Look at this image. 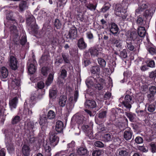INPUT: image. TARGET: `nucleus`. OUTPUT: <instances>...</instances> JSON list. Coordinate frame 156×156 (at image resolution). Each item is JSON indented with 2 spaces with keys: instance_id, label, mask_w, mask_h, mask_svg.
I'll return each mask as SVG.
<instances>
[{
  "instance_id": "1",
  "label": "nucleus",
  "mask_w": 156,
  "mask_h": 156,
  "mask_svg": "<svg viewBox=\"0 0 156 156\" xmlns=\"http://www.w3.org/2000/svg\"><path fill=\"white\" fill-rule=\"evenodd\" d=\"M6 18L8 20L7 24L11 25L9 28L10 32L17 33L16 26L17 23L14 18L12 16V13H9L7 14Z\"/></svg>"
},
{
  "instance_id": "2",
  "label": "nucleus",
  "mask_w": 156,
  "mask_h": 156,
  "mask_svg": "<svg viewBox=\"0 0 156 156\" xmlns=\"http://www.w3.org/2000/svg\"><path fill=\"white\" fill-rule=\"evenodd\" d=\"M17 32L16 34L15 33H11L13 41L16 45H19L20 44L22 45H24L27 42V39L25 36H23L21 40H20V36L17 29Z\"/></svg>"
},
{
  "instance_id": "3",
  "label": "nucleus",
  "mask_w": 156,
  "mask_h": 156,
  "mask_svg": "<svg viewBox=\"0 0 156 156\" xmlns=\"http://www.w3.org/2000/svg\"><path fill=\"white\" fill-rule=\"evenodd\" d=\"M27 25L30 27L31 31L35 32L37 30V26L36 24L35 18L32 15H30L26 20Z\"/></svg>"
},
{
  "instance_id": "4",
  "label": "nucleus",
  "mask_w": 156,
  "mask_h": 156,
  "mask_svg": "<svg viewBox=\"0 0 156 156\" xmlns=\"http://www.w3.org/2000/svg\"><path fill=\"white\" fill-rule=\"evenodd\" d=\"M57 134L56 133L53 131H51L49 133L50 145L53 147L56 146L59 141V137Z\"/></svg>"
},
{
  "instance_id": "5",
  "label": "nucleus",
  "mask_w": 156,
  "mask_h": 156,
  "mask_svg": "<svg viewBox=\"0 0 156 156\" xmlns=\"http://www.w3.org/2000/svg\"><path fill=\"white\" fill-rule=\"evenodd\" d=\"M74 100L72 97H70L69 99V102L66 103L67 109L70 110L72 109L74 106V103L77 100L78 97V91L76 90L74 93Z\"/></svg>"
},
{
  "instance_id": "6",
  "label": "nucleus",
  "mask_w": 156,
  "mask_h": 156,
  "mask_svg": "<svg viewBox=\"0 0 156 156\" xmlns=\"http://www.w3.org/2000/svg\"><path fill=\"white\" fill-rule=\"evenodd\" d=\"M77 34V29L74 26H73L70 28L68 34L67 35L65 34V35L67 39L73 40L76 37Z\"/></svg>"
},
{
  "instance_id": "7",
  "label": "nucleus",
  "mask_w": 156,
  "mask_h": 156,
  "mask_svg": "<svg viewBox=\"0 0 156 156\" xmlns=\"http://www.w3.org/2000/svg\"><path fill=\"white\" fill-rule=\"evenodd\" d=\"M133 102L132 97L129 95H127L125 96L124 100L122 102V104L126 108L130 109L131 108V104Z\"/></svg>"
},
{
  "instance_id": "8",
  "label": "nucleus",
  "mask_w": 156,
  "mask_h": 156,
  "mask_svg": "<svg viewBox=\"0 0 156 156\" xmlns=\"http://www.w3.org/2000/svg\"><path fill=\"white\" fill-rule=\"evenodd\" d=\"M9 66L13 70H16L17 68V61L16 58L13 56H10L9 59Z\"/></svg>"
},
{
  "instance_id": "9",
  "label": "nucleus",
  "mask_w": 156,
  "mask_h": 156,
  "mask_svg": "<svg viewBox=\"0 0 156 156\" xmlns=\"http://www.w3.org/2000/svg\"><path fill=\"white\" fill-rule=\"evenodd\" d=\"M154 12V10H152L151 9H147L144 12L143 16L146 19V20H147L149 19H151Z\"/></svg>"
},
{
  "instance_id": "10",
  "label": "nucleus",
  "mask_w": 156,
  "mask_h": 156,
  "mask_svg": "<svg viewBox=\"0 0 156 156\" xmlns=\"http://www.w3.org/2000/svg\"><path fill=\"white\" fill-rule=\"evenodd\" d=\"M119 28L118 26L114 23H111V27L110 28V32L115 36L119 34Z\"/></svg>"
},
{
  "instance_id": "11",
  "label": "nucleus",
  "mask_w": 156,
  "mask_h": 156,
  "mask_svg": "<svg viewBox=\"0 0 156 156\" xmlns=\"http://www.w3.org/2000/svg\"><path fill=\"white\" fill-rule=\"evenodd\" d=\"M18 98L15 97L11 99L9 101V106L11 111H13V109L16 108L18 103Z\"/></svg>"
},
{
  "instance_id": "12",
  "label": "nucleus",
  "mask_w": 156,
  "mask_h": 156,
  "mask_svg": "<svg viewBox=\"0 0 156 156\" xmlns=\"http://www.w3.org/2000/svg\"><path fill=\"white\" fill-rule=\"evenodd\" d=\"M63 124L61 121L58 120L56 122L55 126V130L58 133H61L63 132Z\"/></svg>"
},
{
  "instance_id": "13",
  "label": "nucleus",
  "mask_w": 156,
  "mask_h": 156,
  "mask_svg": "<svg viewBox=\"0 0 156 156\" xmlns=\"http://www.w3.org/2000/svg\"><path fill=\"white\" fill-rule=\"evenodd\" d=\"M84 104L86 108H94L97 106L95 101L93 100H87Z\"/></svg>"
},
{
  "instance_id": "14",
  "label": "nucleus",
  "mask_w": 156,
  "mask_h": 156,
  "mask_svg": "<svg viewBox=\"0 0 156 156\" xmlns=\"http://www.w3.org/2000/svg\"><path fill=\"white\" fill-rule=\"evenodd\" d=\"M133 133L130 129L126 130L123 133V137L127 141L130 140L132 138Z\"/></svg>"
},
{
  "instance_id": "15",
  "label": "nucleus",
  "mask_w": 156,
  "mask_h": 156,
  "mask_svg": "<svg viewBox=\"0 0 156 156\" xmlns=\"http://www.w3.org/2000/svg\"><path fill=\"white\" fill-rule=\"evenodd\" d=\"M77 153L81 156H87L89 154V151L85 148L80 147L78 149Z\"/></svg>"
},
{
  "instance_id": "16",
  "label": "nucleus",
  "mask_w": 156,
  "mask_h": 156,
  "mask_svg": "<svg viewBox=\"0 0 156 156\" xmlns=\"http://www.w3.org/2000/svg\"><path fill=\"white\" fill-rule=\"evenodd\" d=\"M30 151L29 146L27 144L23 145L22 148V152L23 154L25 156H28Z\"/></svg>"
},
{
  "instance_id": "17",
  "label": "nucleus",
  "mask_w": 156,
  "mask_h": 156,
  "mask_svg": "<svg viewBox=\"0 0 156 156\" xmlns=\"http://www.w3.org/2000/svg\"><path fill=\"white\" fill-rule=\"evenodd\" d=\"M90 0H85L84 3L85 4L86 7L91 10H95L97 6V4L94 5L92 3H90Z\"/></svg>"
},
{
  "instance_id": "18",
  "label": "nucleus",
  "mask_w": 156,
  "mask_h": 156,
  "mask_svg": "<svg viewBox=\"0 0 156 156\" xmlns=\"http://www.w3.org/2000/svg\"><path fill=\"white\" fill-rule=\"evenodd\" d=\"M9 72L6 68L3 66L0 69V76L1 78H5L8 76Z\"/></svg>"
},
{
  "instance_id": "19",
  "label": "nucleus",
  "mask_w": 156,
  "mask_h": 156,
  "mask_svg": "<svg viewBox=\"0 0 156 156\" xmlns=\"http://www.w3.org/2000/svg\"><path fill=\"white\" fill-rule=\"evenodd\" d=\"M77 45L80 49H85L87 47V44L85 43L84 39L83 38H80L79 40Z\"/></svg>"
},
{
  "instance_id": "20",
  "label": "nucleus",
  "mask_w": 156,
  "mask_h": 156,
  "mask_svg": "<svg viewBox=\"0 0 156 156\" xmlns=\"http://www.w3.org/2000/svg\"><path fill=\"white\" fill-rule=\"evenodd\" d=\"M49 119L47 117H44V118L41 117L40 118V120L39 121V123L41 126V128L43 126L45 125V127H46L48 125V120Z\"/></svg>"
},
{
  "instance_id": "21",
  "label": "nucleus",
  "mask_w": 156,
  "mask_h": 156,
  "mask_svg": "<svg viewBox=\"0 0 156 156\" xmlns=\"http://www.w3.org/2000/svg\"><path fill=\"white\" fill-rule=\"evenodd\" d=\"M67 97L66 95L61 96L59 98L58 104L61 107H64L66 103Z\"/></svg>"
},
{
  "instance_id": "22",
  "label": "nucleus",
  "mask_w": 156,
  "mask_h": 156,
  "mask_svg": "<svg viewBox=\"0 0 156 156\" xmlns=\"http://www.w3.org/2000/svg\"><path fill=\"white\" fill-rule=\"evenodd\" d=\"M147 20L146 19H145V20H144L143 18L139 16L137 17L136 23L138 25L139 27H143V26L145 25Z\"/></svg>"
},
{
  "instance_id": "23",
  "label": "nucleus",
  "mask_w": 156,
  "mask_h": 156,
  "mask_svg": "<svg viewBox=\"0 0 156 156\" xmlns=\"http://www.w3.org/2000/svg\"><path fill=\"white\" fill-rule=\"evenodd\" d=\"M148 4L147 3H145L142 4L139 6L137 9H136L135 11L136 14H139L145 9L148 8Z\"/></svg>"
},
{
  "instance_id": "24",
  "label": "nucleus",
  "mask_w": 156,
  "mask_h": 156,
  "mask_svg": "<svg viewBox=\"0 0 156 156\" xmlns=\"http://www.w3.org/2000/svg\"><path fill=\"white\" fill-rule=\"evenodd\" d=\"M28 7V5L26 1H22L19 4V9L20 11L23 12L27 9Z\"/></svg>"
},
{
  "instance_id": "25",
  "label": "nucleus",
  "mask_w": 156,
  "mask_h": 156,
  "mask_svg": "<svg viewBox=\"0 0 156 156\" xmlns=\"http://www.w3.org/2000/svg\"><path fill=\"white\" fill-rule=\"evenodd\" d=\"M54 73L53 72L50 73L46 81L45 85L47 87L49 86L52 82L54 79Z\"/></svg>"
},
{
  "instance_id": "26",
  "label": "nucleus",
  "mask_w": 156,
  "mask_h": 156,
  "mask_svg": "<svg viewBox=\"0 0 156 156\" xmlns=\"http://www.w3.org/2000/svg\"><path fill=\"white\" fill-rule=\"evenodd\" d=\"M56 87V85L53 86L52 88L49 90V96L50 98H52L56 97L57 90Z\"/></svg>"
},
{
  "instance_id": "27",
  "label": "nucleus",
  "mask_w": 156,
  "mask_h": 156,
  "mask_svg": "<svg viewBox=\"0 0 156 156\" xmlns=\"http://www.w3.org/2000/svg\"><path fill=\"white\" fill-rule=\"evenodd\" d=\"M100 69L98 65L92 67L90 69V71L92 74H96L99 75L100 73Z\"/></svg>"
},
{
  "instance_id": "28",
  "label": "nucleus",
  "mask_w": 156,
  "mask_h": 156,
  "mask_svg": "<svg viewBox=\"0 0 156 156\" xmlns=\"http://www.w3.org/2000/svg\"><path fill=\"white\" fill-rule=\"evenodd\" d=\"M89 51L92 56H98V48L92 47L89 49Z\"/></svg>"
},
{
  "instance_id": "29",
  "label": "nucleus",
  "mask_w": 156,
  "mask_h": 156,
  "mask_svg": "<svg viewBox=\"0 0 156 156\" xmlns=\"http://www.w3.org/2000/svg\"><path fill=\"white\" fill-rule=\"evenodd\" d=\"M137 32L139 36L141 37H144L145 35L146 32L145 27H139Z\"/></svg>"
},
{
  "instance_id": "30",
  "label": "nucleus",
  "mask_w": 156,
  "mask_h": 156,
  "mask_svg": "<svg viewBox=\"0 0 156 156\" xmlns=\"http://www.w3.org/2000/svg\"><path fill=\"white\" fill-rule=\"evenodd\" d=\"M112 44L115 45L117 48H121L122 47V43L120 42L119 40H117L115 38H113L110 40Z\"/></svg>"
},
{
  "instance_id": "31",
  "label": "nucleus",
  "mask_w": 156,
  "mask_h": 156,
  "mask_svg": "<svg viewBox=\"0 0 156 156\" xmlns=\"http://www.w3.org/2000/svg\"><path fill=\"white\" fill-rule=\"evenodd\" d=\"M107 113V109L104 110L103 109H101L98 114V117L101 119H103L106 118Z\"/></svg>"
},
{
  "instance_id": "32",
  "label": "nucleus",
  "mask_w": 156,
  "mask_h": 156,
  "mask_svg": "<svg viewBox=\"0 0 156 156\" xmlns=\"http://www.w3.org/2000/svg\"><path fill=\"white\" fill-rule=\"evenodd\" d=\"M129 37L133 41L139 40V36L138 34L135 31L131 32L129 35Z\"/></svg>"
},
{
  "instance_id": "33",
  "label": "nucleus",
  "mask_w": 156,
  "mask_h": 156,
  "mask_svg": "<svg viewBox=\"0 0 156 156\" xmlns=\"http://www.w3.org/2000/svg\"><path fill=\"white\" fill-rule=\"evenodd\" d=\"M124 12H126V9H123L121 7H117L116 8L115 10V15L117 16H119L120 14L121 13H123Z\"/></svg>"
},
{
  "instance_id": "34",
  "label": "nucleus",
  "mask_w": 156,
  "mask_h": 156,
  "mask_svg": "<svg viewBox=\"0 0 156 156\" xmlns=\"http://www.w3.org/2000/svg\"><path fill=\"white\" fill-rule=\"evenodd\" d=\"M84 118L82 115H77L76 116V121L79 125L82 124L84 121Z\"/></svg>"
},
{
  "instance_id": "35",
  "label": "nucleus",
  "mask_w": 156,
  "mask_h": 156,
  "mask_svg": "<svg viewBox=\"0 0 156 156\" xmlns=\"http://www.w3.org/2000/svg\"><path fill=\"white\" fill-rule=\"evenodd\" d=\"M55 117V112L52 110H49L48 113L47 117L49 119H53Z\"/></svg>"
},
{
  "instance_id": "36",
  "label": "nucleus",
  "mask_w": 156,
  "mask_h": 156,
  "mask_svg": "<svg viewBox=\"0 0 156 156\" xmlns=\"http://www.w3.org/2000/svg\"><path fill=\"white\" fill-rule=\"evenodd\" d=\"M28 69L29 73L31 74H33L36 71V68L33 64H30L28 66Z\"/></svg>"
},
{
  "instance_id": "37",
  "label": "nucleus",
  "mask_w": 156,
  "mask_h": 156,
  "mask_svg": "<svg viewBox=\"0 0 156 156\" xmlns=\"http://www.w3.org/2000/svg\"><path fill=\"white\" fill-rule=\"evenodd\" d=\"M103 138L105 142H108L112 140V136L110 134L106 133L104 135Z\"/></svg>"
},
{
  "instance_id": "38",
  "label": "nucleus",
  "mask_w": 156,
  "mask_h": 156,
  "mask_svg": "<svg viewBox=\"0 0 156 156\" xmlns=\"http://www.w3.org/2000/svg\"><path fill=\"white\" fill-rule=\"evenodd\" d=\"M125 115L129 119V120L131 122H133L135 118V114L131 112H126Z\"/></svg>"
},
{
  "instance_id": "39",
  "label": "nucleus",
  "mask_w": 156,
  "mask_h": 156,
  "mask_svg": "<svg viewBox=\"0 0 156 156\" xmlns=\"http://www.w3.org/2000/svg\"><path fill=\"white\" fill-rule=\"evenodd\" d=\"M116 125L121 131L124 130L126 128L124 123L122 122H117L116 124Z\"/></svg>"
},
{
  "instance_id": "40",
  "label": "nucleus",
  "mask_w": 156,
  "mask_h": 156,
  "mask_svg": "<svg viewBox=\"0 0 156 156\" xmlns=\"http://www.w3.org/2000/svg\"><path fill=\"white\" fill-rule=\"evenodd\" d=\"M98 64L102 67H104L106 65V62L102 58H98Z\"/></svg>"
},
{
  "instance_id": "41",
  "label": "nucleus",
  "mask_w": 156,
  "mask_h": 156,
  "mask_svg": "<svg viewBox=\"0 0 156 156\" xmlns=\"http://www.w3.org/2000/svg\"><path fill=\"white\" fill-rule=\"evenodd\" d=\"M76 9L79 12L85 13L86 12V9L83 5H81L76 8Z\"/></svg>"
},
{
  "instance_id": "42",
  "label": "nucleus",
  "mask_w": 156,
  "mask_h": 156,
  "mask_svg": "<svg viewBox=\"0 0 156 156\" xmlns=\"http://www.w3.org/2000/svg\"><path fill=\"white\" fill-rule=\"evenodd\" d=\"M85 133L90 139H92L94 138L93 131L91 128Z\"/></svg>"
},
{
  "instance_id": "43",
  "label": "nucleus",
  "mask_w": 156,
  "mask_h": 156,
  "mask_svg": "<svg viewBox=\"0 0 156 156\" xmlns=\"http://www.w3.org/2000/svg\"><path fill=\"white\" fill-rule=\"evenodd\" d=\"M128 48L131 51H135L136 49V47H135L131 42H127Z\"/></svg>"
},
{
  "instance_id": "44",
  "label": "nucleus",
  "mask_w": 156,
  "mask_h": 156,
  "mask_svg": "<svg viewBox=\"0 0 156 156\" xmlns=\"http://www.w3.org/2000/svg\"><path fill=\"white\" fill-rule=\"evenodd\" d=\"M63 60L66 63H70L69 60V56L64 53H62Z\"/></svg>"
},
{
  "instance_id": "45",
  "label": "nucleus",
  "mask_w": 156,
  "mask_h": 156,
  "mask_svg": "<svg viewBox=\"0 0 156 156\" xmlns=\"http://www.w3.org/2000/svg\"><path fill=\"white\" fill-rule=\"evenodd\" d=\"M7 148L9 153H11L14 151V147L12 143H10L7 145Z\"/></svg>"
},
{
  "instance_id": "46",
  "label": "nucleus",
  "mask_w": 156,
  "mask_h": 156,
  "mask_svg": "<svg viewBox=\"0 0 156 156\" xmlns=\"http://www.w3.org/2000/svg\"><path fill=\"white\" fill-rule=\"evenodd\" d=\"M20 120V117L18 115H16L12 119V123L13 125L16 124L19 122Z\"/></svg>"
},
{
  "instance_id": "47",
  "label": "nucleus",
  "mask_w": 156,
  "mask_h": 156,
  "mask_svg": "<svg viewBox=\"0 0 156 156\" xmlns=\"http://www.w3.org/2000/svg\"><path fill=\"white\" fill-rule=\"evenodd\" d=\"M54 25L57 29H59L61 27L62 24L58 19H56L54 22Z\"/></svg>"
},
{
  "instance_id": "48",
  "label": "nucleus",
  "mask_w": 156,
  "mask_h": 156,
  "mask_svg": "<svg viewBox=\"0 0 156 156\" xmlns=\"http://www.w3.org/2000/svg\"><path fill=\"white\" fill-rule=\"evenodd\" d=\"M150 149L151 151L153 153L156 152V145L154 143L152 142L150 144Z\"/></svg>"
},
{
  "instance_id": "49",
  "label": "nucleus",
  "mask_w": 156,
  "mask_h": 156,
  "mask_svg": "<svg viewBox=\"0 0 156 156\" xmlns=\"http://www.w3.org/2000/svg\"><path fill=\"white\" fill-rule=\"evenodd\" d=\"M103 152L101 150H96L93 151L92 154L93 156H100Z\"/></svg>"
},
{
  "instance_id": "50",
  "label": "nucleus",
  "mask_w": 156,
  "mask_h": 156,
  "mask_svg": "<svg viewBox=\"0 0 156 156\" xmlns=\"http://www.w3.org/2000/svg\"><path fill=\"white\" fill-rule=\"evenodd\" d=\"M118 156H128V153L126 150H121L119 151Z\"/></svg>"
},
{
  "instance_id": "51",
  "label": "nucleus",
  "mask_w": 156,
  "mask_h": 156,
  "mask_svg": "<svg viewBox=\"0 0 156 156\" xmlns=\"http://www.w3.org/2000/svg\"><path fill=\"white\" fill-rule=\"evenodd\" d=\"M60 74L59 77L65 78L67 76V71L64 69H61Z\"/></svg>"
},
{
  "instance_id": "52",
  "label": "nucleus",
  "mask_w": 156,
  "mask_h": 156,
  "mask_svg": "<svg viewBox=\"0 0 156 156\" xmlns=\"http://www.w3.org/2000/svg\"><path fill=\"white\" fill-rule=\"evenodd\" d=\"M94 87L96 89H98L99 90H101L103 88V82H102V83H98L97 84H94Z\"/></svg>"
},
{
  "instance_id": "53",
  "label": "nucleus",
  "mask_w": 156,
  "mask_h": 156,
  "mask_svg": "<svg viewBox=\"0 0 156 156\" xmlns=\"http://www.w3.org/2000/svg\"><path fill=\"white\" fill-rule=\"evenodd\" d=\"M135 141L137 144H140L143 142V139L141 137L138 136L135 138Z\"/></svg>"
},
{
  "instance_id": "54",
  "label": "nucleus",
  "mask_w": 156,
  "mask_h": 156,
  "mask_svg": "<svg viewBox=\"0 0 156 156\" xmlns=\"http://www.w3.org/2000/svg\"><path fill=\"white\" fill-rule=\"evenodd\" d=\"M120 57L122 58H126L127 57V53L125 49H123L120 52L119 55Z\"/></svg>"
},
{
  "instance_id": "55",
  "label": "nucleus",
  "mask_w": 156,
  "mask_h": 156,
  "mask_svg": "<svg viewBox=\"0 0 156 156\" xmlns=\"http://www.w3.org/2000/svg\"><path fill=\"white\" fill-rule=\"evenodd\" d=\"M48 68L46 67H43L41 69V72L42 74L44 76H47L48 74Z\"/></svg>"
},
{
  "instance_id": "56",
  "label": "nucleus",
  "mask_w": 156,
  "mask_h": 156,
  "mask_svg": "<svg viewBox=\"0 0 156 156\" xmlns=\"http://www.w3.org/2000/svg\"><path fill=\"white\" fill-rule=\"evenodd\" d=\"M67 2V0H59L57 2V6L59 7L62 6H63L65 5Z\"/></svg>"
},
{
  "instance_id": "57",
  "label": "nucleus",
  "mask_w": 156,
  "mask_h": 156,
  "mask_svg": "<svg viewBox=\"0 0 156 156\" xmlns=\"http://www.w3.org/2000/svg\"><path fill=\"white\" fill-rule=\"evenodd\" d=\"M155 109V106L154 105L151 104L148 107V110L150 112H153L154 111Z\"/></svg>"
},
{
  "instance_id": "58",
  "label": "nucleus",
  "mask_w": 156,
  "mask_h": 156,
  "mask_svg": "<svg viewBox=\"0 0 156 156\" xmlns=\"http://www.w3.org/2000/svg\"><path fill=\"white\" fill-rule=\"evenodd\" d=\"M94 145L97 147L102 148L104 147V144L101 142L98 141L94 143Z\"/></svg>"
},
{
  "instance_id": "59",
  "label": "nucleus",
  "mask_w": 156,
  "mask_h": 156,
  "mask_svg": "<svg viewBox=\"0 0 156 156\" xmlns=\"http://www.w3.org/2000/svg\"><path fill=\"white\" fill-rule=\"evenodd\" d=\"M44 149L45 152L48 153V155H49L51 154L50 153L51 148L49 145L46 144L44 146Z\"/></svg>"
},
{
  "instance_id": "60",
  "label": "nucleus",
  "mask_w": 156,
  "mask_h": 156,
  "mask_svg": "<svg viewBox=\"0 0 156 156\" xmlns=\"http://www.w3.org/2000/svg\"><path fill=\"white\" fill-rule=\"evenodd\" d=\"M149 91L150 94L154 95L156 93V87L154 86H152L149 87Z\"/></svg>"
},
{
  "instance_id": "61",
  "label": "nucleus",
  "mask_w": 156,
  "mask_h": 156,
  "mask_svg": "<svg viewBox=\"0 0 156 156\" xmlns=\"http://www.w3.org/2000/svg\"><path fill=\"white\" fill-rule=\"evenodd\" d=\"M77 16L78 18L81 21L83 22L85 21L83 12H79Z\"/></svg>"
},
{
  "instance_id": "62",
  "label": "nucleus",
  "mask_w": 156,
  "mask_h": 156,
  "mask_svg": "<svg viewBox=\"0 0 156 156\" xmlns=\"http://www.w3.org/2000/svg\"><path fill=\"white\" fill-rule=\"evenodd\" d=\"M136 112L137 113L138 116L140 117L145 116L146 113V111L144 110L138 111H136Z\"/></svg>"
},
{
  "instance_id": "63",
  "label": "nucleus",
  "mask_w": 156,
  "mask_h": 156,
  "mask_svg": "<svg viewBox=\"0 0 156 156\" xmlns=\"http://www.w3.org/2000/svg\"><path fill=\"white\" fill-rule=\"evenodd\" d=\"M86 83L87 87L89 88L91 87V86L93 85V83L90 80L87 79L86 81Z\"/></svg>"
},
{
  "instance_id": "64",
  "label": "nucleus",
  "mask_w": 156,
  "mask_h": 156,
  "mask_svg": "<svg viewBox=\"0 0 156 156\" xmlns=\"http://www.w3.org/2000/svg\"><path fill=\"white\" fill-rule=\"evenodd\" d=\"M148 100L150 103L154 100V95L151 94H148L147 95Z\"/></svg>"
}]
</instances>
